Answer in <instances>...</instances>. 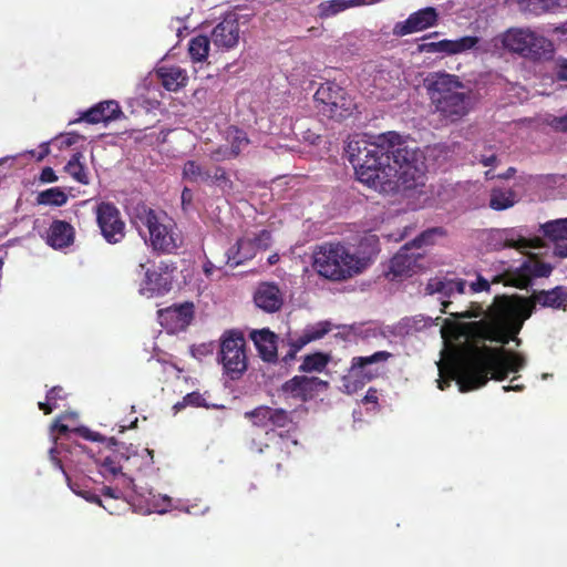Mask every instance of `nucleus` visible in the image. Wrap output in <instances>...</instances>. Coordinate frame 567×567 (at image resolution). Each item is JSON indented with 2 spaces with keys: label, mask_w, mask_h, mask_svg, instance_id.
Wrapping results in <instances>:
<instances>
[{
  "label": "nucleus",
  "mask_w": 567,
  "mask_h": 567,
  "mask_svg": "<svg viewBox=\"0 0 567 567\" xmlns=\"http://www.w3.org/2000/svg\"><path fill=\"white\" fill-rule=\"evenodd\" d=\"M78 414L75 412L66 413L60 417L56 419L54 424L52 425V431L58 430L61 434H64L66 432L73 431L68 424H64L63 421L70 420V419H76ZM74 431L79 432L83 437L91 440V441H101L102 436L99 433L91 432L86 427H79L74 429Z\"/></svg>",
  "instance_id": "36"
},
{
  "label": "nucleus",
  "mask_w": 567,
  "mask_h": 567,
  "mask_svg": "<svg viewBox=\"0 0 567 567\" xmlns=\"http://www.w3.org/2000/svg\"><path fill=\"white\" fill-rule=\"evenodd\" d=\"M538 303L543 307L566 309L567 287L535 292L532 300H512L496 297L486 317L480 321H446L441 329L444 349L436 363L437 386L444 390L456 381L460 392L482 388L489 379L503 381L511 373L522 371L527 363L520 352L506 350L504 344L520 339L516 336Z\"/></svg>",
  "instance_id": "1"
},
{
  "label": "nucleus",
  "mask_w": 567,
  "mask_h": 567,
  "mask_svg": "<svg viewBox=\"0 0 567 567\" xmlns=\"http://www.w3.org/2000/svg\"><path fill=\"white\" fill-rule=\"evenodd\" d=\"M128 502L135 512L144 515L151 513L165 514L172 508H179L169 496L155 494L152 489L136 485L132 488Z\"/></svg>",
  "instance_id": "15"
},
{
  "label": "nucleus",
  "mask_w": 567,
  "mask_h": 567,
  "mask_svg": "<svg viewBox=\"0 0 567 567\" xmlns=\"http://www.w3.org/2000/svg\"><path fill=\"white\" fill-rule=\"evenodd\" d=\"M515 172H516V169L514 167H509L504 174L499 175L498 177L507 179V178L513 177Z\"/></svg>",
  "instance_id": "58"
},
{
  "label": "nucleus",
  "mask_w": 567,
  "mask_h": 567,
  "mask_svg": "<svg viewBox=\"0 0 567 567\" xmlns=\"http://www.w3.org/2000/svg\"><path fill=\"white\" fill-rule=\"evenodd\" d=\"M550 125L558 131L567 132V114L564 116L554 117L550 122Z\"/></svg>",
  "instance_id": "49"
},
{
  "label": "nucleus",
  "mask_w": 567,
  "mask_h": 567,
  "mask_svg": "<svg viewBox=\"0 0 567 567\" xmlns=\"http://www.w3.org/2000/svg\"><path fill=\"white\" fill-rule=\"evenodd\" d=\"M276 259H277V256H276V255H275V256H271V257L269 258V262H270V264H274Z\"/></svg>",
  "instance_id": "60"
},
{
  "label": "nucleus",
  "mask_w": 567,
  "mask_h": 567,
  "mask_svg": "<svg viewBox=\"0 0 567 567\" xmlns=\"http://www.w3.org/2000/svg\"><path fill=\"white\" fill-rule=\"evenodd\" d=\"M518 202L516 193L506 188H494L489 195V207L494 210H505Z\"/></svg>",
  "instance_id": "35"
},
{
  "label": "nucleus",
  "mask_w": 567,
  "mask_h": 567,
  "mask_svg": "<svg viewBox=\"0 0 567 567\" xmlns=\"http://www.w3.org/2000/svg\"><path fill=\"white\" fill-rule=\"evenodd\" d=\"M65 398L64 391L60 386L52 388L45 398L44 402H39V409L44 411L45 414H49L53 411V409L58 408V400H63Z\"/></svg>",
  "instance_id": "42"
},
{
  "label": "nucleus",
  "mask_w": 567,
  "mask_h": 567,
  "mask_svg": "<svg viewBox=\"0 0 567 567\" xmlns=\"http://www.w3.org/2000/svg\"><path fill=\"white\" fill-rule=\"evenodd\" d=\"M212 346L210 344H200L198 347L192 348V353L194 357L199 358L202 355H206L207 353L212 352Z\"/></svg>",
  "instance_id": "50"
},
{
  "label": "nucleus",
  "mask_w": 567,
  "mask_h": 567,
  "mask_svg": "<svg viewBox=\"0 0 567 567\" xmlns=\"http://www.w3.org/2000/svg\"><path fill=\"white\" fill-rule=\"evenodd\" d=\"M185 512H187L189 514H195L189 507L185 508Z\"/></svg>",
  "instance_id": "63"
},
{
  "label": "nucleus",
  "mask_w": 567,
  "mask_h": 567,
  "mask_svg": "<svg viewBox=\"0 0 567 567\" xmlns=\"http://www.w3.org/2000/svg\"><path fill=\"white\" fill-rule=\"evenodd\" d=\"M7 159H9V157L1 158V159H0V164H1L2 162H6Z\"/></svg>",
  "instance_id": "64"
},
{
  "label": "nucleus",
  "mask_w": 567,
  "mask_h": 567,
  "mask_svg": "<svg viewBox=\"0 0 567 567\" xmlns=\"http://www.w3.org/2000/svg\"><path fill=\"white\" fill-rule=\"evenodd\" d=\"M545 237L555 245V252L560 257H567V218L546 221L540 225Z\"/></svg>",
  "instance_id": "25"
},
{
  "label": "nucleus",
  "mask_w": 567,
  "mask_h": 567,
  "mask_svg": "<svg viewBox=\"0 0 567 567\" xmlns=\"http://www.w3.org/2000/svg\"><path fill=\"white\" fill-rule=\"evenodd\" d=\"M511 52L524 58L539 59L553 51L551 42L529 28H512L497 39Z\"/></svg>",
  "instance_id": "9"
},
{
  "label": "nucleus",
  "mask_w": 567,
  "mask_h": 567,
  "mask_svg": "<svg viewBox=\"0 0 567 567\" xmlns=\"http://www.w3.org/2000/svg\"><path fill=\"white\" fill-rule=\"evenodd\" d=\"M255 303L267 312L277 311L282 305V297L277 286L261 284L255 293Z\"/></svg>",
  "instance_id": "28"
},
{
  "label": "nucleus",
  "mask_w": 567,
  "mask_h": 567,
  "mask_svg": "<svg viewBox=\"0 0 567 567\" xmlns=\"http://www.w3.org/2000/svg\"><path fill=\"white\" fill-rule=\"evenodd\" d=\"M518 270L522 272L524 281H528L532 277H547L550 275L553 268L550 265L540 262L539 260L526 256L519 266L505 269V272Z\"/></svg>",
  "instance_id": "31"
},
{
  "label": "nucleus",
  "mask_w": 567,
  "mask_h": 567,
  "mask_svg": "<svg viewBox=\"0 0 567 567\" xmlns=\"http://www.w3.org/2000/svg\"><path fill=\"white\" fill-rule=\"evenodd\" d=\"M495 248L525 249L532 247L530 241L523 237L516 229H502L493 234Z\"/></svg>",
  "instance_id": "32"
},
{
  "label": "nucleus",
  "mask_w": 567,
  "mask_h": 567,
  "mask_svg": "<svg viewBox=\"0 0 567 567\" xmlns=\"http://www.w3.org/2000/svg\"><path fill=\"white\" fill-rule=\"evenodd\" d=\"M214 269H215V266L210 261L205 262V265H204V272L207 276H210L213 274Z\"/></svg>",
  "instance_id": "57"
},
{
  "label": "nucleus",
  "mask_w": 567,
  "mask_h": 567,
  "mask_svg": "<svg viewBox=\"0 0 567 567\" xmlns=\"http://www.w3.org/2000/svg\"><path fill=\"white\" fill-rule=\"evenodd\" d=\"M135 224L140 235L154 250L172 252L181 243L175 223L163 212L144 208L137 214Z\"/></svg>",
  "instance_id": "7"
},
{
  "label": "nucleus",
  "mask_w": 567,
  "mask_h": 567,
  "mask_svg": "<svg viewBox=\"0 0 567 567\" xmlns=\"http://www.w3.org/2000/svg\"><path fill=\"white\" fill-rule=\"evenodd\" d=\"M182 177L193 184H205L215 187L221 194L233 192L234 183L227 171L217 165H207L195 159L186 161L182 167Z\"/></svg>",
  "instance_id": "12"
},
{
  "label": "nucleus",
  "mask_w": 567,
  "mask_h": 567,
  "mask_svg": "<svg viewBox=\"0 0 567 567\" xmlns=\"http://www.w3.org/2000/svg\"><path fill=\"white\" fill-rule=\"evenodd\" d=\"M346 155L358 179L380 193L409 190L425 184L423 152L395 132L383 133L373 141L365 135H352Z\"/></svg>",
  "instance_id": "2"
},
{
  "label": "nucleus",
  "mask_w": 567,
  "mask_h": 567,
  "mask_svg": "<svg viewBox=\"0 0 567 567\" xmlns=\"http://www.w3.org/2000/svg\"><path fill=\"white\" fill-rule=\"evenodd\" d=\"M210 39L205 35L194 37L188 43V53L193 62H203L207 59Z\"/></svg>",
  "instance_id": "37"
},
{
  "label": "nucleus",
  "mask_w": 567,
  "mask_h": 567,
  "mask_svg": "<svg viewBox=\"0 0 567 567\" xmlns=\"http://www.w3.org/2000/svg\"><path fill=\"white\" fill-rule=\"evenodd\" d=\"M444 230L440 227L431 228L423 231L411 243L405 244L400 251L391 259L388 276L392 279L410 276L420 268L419 259L422 257L420 252L412 251L413 248L432 245L435 238L442 237Z\"/></svg>",
  "instance_id": "11"
},
{
  "label": "nucleus",
  "mask_w": 567,
  "mask_h": 567,
  "mask_svg": "<svg viewBox=\"0 0 567 567\" xmlns=\"http://www.w3.org/2000/svg\"><path fill=\"white\" fill-rule=\"evenodd\" d=\"M49 153H50V148H49V143H47V142H44L40 145V152H37L34 150L27 152V154H29L31 157L37 158V161H42Z\"/></svg>",
  "instance_id": "47"
},
{
  "label": "nucleus",
  "mask_w": 567,
  "mask_h": 567,
  "mask_svg": "<svg viewBox=\"0 0 567 567\" xmlns=\"http://www.w3.org/2000/svg\"><path fill=\"white\" fill-rule=\"evenodd\" d=\"M74 228L66 221L54 220L47 233V243L54 249H63L73 244Z\"/></svg>",
  "instance_id": "26"
},
{
  "label": "nucleus",
  "mask_w": 567,
  "mask_h": 567,
  "mask_svg": "<svg viewBox=\"0 0 567 567\" xmlns=\"http://www.w3.org/2000/svg\"><path fill=\"white\" fill-rule=\"evenodd\" d=\"M549 377H550V374H548V373H544V374L542 375V379H543V380H546V379H548Z\"/></svg>",
  "instance_id": "62"
},
{
  "label": "nucleus",
  "mask_w": 567,
  "mask_h": 567,
  "mask_svg": "<svg viewBox=\"0 0 567 567\" xmlns=\"http://www.w3.org/2000/svg\"><path fill=\"white\" fill-rule=\"evenodd\" d=\"M118 452L126 462H130L134 467L142 470L153 464V451L148 449L138 450L132 444L121 443Z\"/></svg>",
  "instance_id": "33"
},
{
  "label": "nucleus",
  "mask_w": 567,
  "mask_h": 567,
  "mask_svg": "<svg viewBox=\"0 0 567 567\" xmlns=\"http://www.w3.org/2000/svg\"><path fill=\"white\" fill-rule=\"evenodd\" d=\"M41 179L43 182H49V183L55 182L56 181V176L54 174V171L52 168H50V167H45L42 171Z\"/></svg>",
  "instance_id": "52"
},
{
  "label": "nucleus",
  "mask_w": 567,
  "mask_h": 567,
  "mask_svg": "<svg viewBox=\"0 0 567 567\" xmlns=\"http://www.w3.org/2000/svg\"><path fill=\"white\" fill-rule=\"evenodd\" d=\"M184 405L203 406L205 405V400L200 393L192 392L184 396L182 403L175 404V409H181Z\"/></svg>",
  "instance_id": "46"
},
{
  "label": "nucleus",
  "mask_w": 567,
  "mask_h": 567,
  "mask_svg": "<svg viewBox=\"0 0 567 567\" xmlns=\"http://www.w3.org/2000/svg\"><path fill=\"white\" fill-rule=\"evenodd\" d=\"M66 200V194L58 187L43 190L38 196V203L42 205L62 206Z\"/></svg>",
  "instance_id": "40"
},
{
  "label": "nucleus",
  "mask_w": 567,
  "mask_h": 567,
  "mask_svg": "<svg viewBox=\"0 0 567 567\" xmlns=\"http://www.w3.org/2000/svg\"><path fill=\"white\" fill-rule=\"evenodd\" d=\"M439 14L435 8L426 7L413 12L404 21L395 23L393 34L404 37L411 33L421 32L425 29L436 25Z\"/></svg>",
  "instance_id": "20"
},
{
  "label": "nucleus",
  "mask_w": 567,
  "mask_h": 567,
  "mask_svg": "<svg viewBox=\"0 0 567 567\" xmlns=\"http://www.w3.org/2000/svg\"><path fill=\"white\" fill-rule=\"evenodd\" d=\"M103 493L107 496H111V497H114V498H120L121 495H122V492H117L116 489L110 487V486H105L103 488Z\"/></svg>",
  "instance_id": "55"
},
{
  "label": "nucleus",
  "mask_w": 567,
  "mask_h": 567,
  "mask_svg": "<svg viewBox=\"0 0 567 567\" xmlns=\"http://www.w3.org/2000/svg\"><path fill=\"white\" fill-rule=\"evenodd\" d=\"M193 190L188 187H184L183 190H182V206H183V209L186 210L188 209L192 204H193Z\"/></svg>",
  "instance_id": "48"
},
{
  "label": "nucleus",
  "mask_w": 567,
  "mask_h": 567,
  "mask_svg": "<svg viewBox=\"0 0 567 567\" xmlns=\"http://www.w3.org/2000/svg\"><path fill=\"white\" fill-rule=\"evenodd\" d=\"M238 155V146L236 148H231L228 146H219L215 151L210 153V157L215 162L227 161L234 158Z\"/></svg>",
  "instance_id": "44"
},
{
  "label": "nucleus",
  "mask_w": 567,
  "mask_h": 567,
  "mask_svg": "<svg viewBox=\"0 0 567 567\" xmlns=\"http://www.w3.org/2000/svg\"><path fill=\"white\" fill-rule=\"evenodd\" d=\"M328 363L327 355L322 353H315L307 355L300 365L305 372H321Z\"/></svg>",
  "instance_id": "41"
},
{
  "label": "nucleus",
  "mask_w": 567,
  "mask_h": 567,
  "mask_svg": "<svg viewBox=\"0 0 567 567\" xmlns=\"http://www.w3.org/2000/svg\"><path fill=\"white\" fill-rule=\"evenodd\" d=\"M392 357L388 351H377L367 357H354L347 374L342 378V390L347 394H353L363 386L380 377L383 371V364Z\"/></svg>",
  "instance_id": "8"
},
{
  "label": "nucleus",
  "mask_w": 567,
  "mask_h": 567,
  "mask_svg": "<svg viewBox=\"0 0 567 567\" xmlns=\"http://www.w3.org/2000/svg\"><path fill=\"white\" fill-rule=\"evenodd\" d=\"M96 221L103 238L109 244H117L125 236V223L117 207L111 203H100L95 208Z\"/></svg>",
  "instance_id": "16"
},
{
  "label": "nucleus",
  "mask_w": 567,
  "mask_h": 567,
  "mask_svg": "<svg viewBox=\"0 0 567 567\" xmlns=\"http://www.w3.org/2000/svg\"><path fill=\"white\" fill-rule=\"evenodd\" d=\"M245 417L248 419L255 427L264 430L266 442L252 437L250 442V450L256 453H262L264 447H270L269 443H274L276 449L289 452L290 446L297 445V440H290L281 433H277V429H282L291 423L289 413L284 409H276L270 406H258L251 411L245 412Z\"/></svg>",
  "instance_id": "5"
},
{
  "label": "nucleus",
  "mask_w": 567,
  "mask_h": 567,
  "mask_svg": "<svg viewBox=\"0 0 567 567\" xmlns=\"http://www.w3.org/2000/svg\"><path fill=\"white\" fill-rule=\"evenodd\" d=\"M330 331L331 323L329 321H319L313 324H308L299 334H290L287 338V344L290 348L287 357L292 358L305 346L323 338Z\"/></svg>",
  "instance_id": "23"
},
{
  "label": "nucleus",
  "mask_w": 567,
  "mask_h": 567,
  "mask_svg": "<svg viewBox=\"0 0 567 567\" xmlns=\"http://www.w3.org/2000/svg\"><path fill=\"white\" fill-rule=\"evenodd\" d=\"M523 389H524V385H522V384H515V385H506V386H503V390H504L505 392L511 391V390H513V391H522Z\"/></svg>",
  "instance_id": "59"
},
{
  "label": "nucleus",
  "mask_w": 567,
  "mask_h": 567,
  "mask_svg": "<svg viewBox=\"0 0 567 567\" xmlns=\"http://www.w3.org/2000/svg\"><path fill=\"white\" fill-rule=\"evenodd\" d=\"M157 315L161 326L169 333H175L184 330L189 324L193 318V305L186 302L161 309Z\"/></svg>",
  "instance_id": "21"
},
{
  "label": "nucleus",
  "mask_w": 567,
  "mask_h": 567,
  "mask_svg": "<svg viewBox=\"0 0 567 567\" xmlns=\"http://www.w3.org/2000/svg\"><path fill=\"white\" fill-rule=\"evenodd\" d=\"M81 136L78 133L69 132L64 134H60L53 140V143L60 148H68L72 145H74Z\"/></svg>",
  "instance_id": "45"
},
{
  "label": "nucleus",
  "mask_w": 567,
  "mask_h": 567,
  "mask_svg": "<svg viewBox=\"0 0 567 567\" xmlns=\"http://www.w3.org/2000/svg\"><path fill=\"white\" fill-rule=\"evenodd\" d=\"M520 4L535 14L556 8L567 9V0H520Z\"/></svg>",
  "instance_id": "38"
},
{
  "label": "nucleus",
  "mask_w": 567,
  "mask_h": 567,
  "mask_svg": "<svg viewBox=\"0 0 567 567\" xmlns=\"http://www.w3.org/2000/svg\"><path fill=\"white\" fill-rule=\"evenodd\" d=\"M313 97L318 112L334 121H342L351 116L355 109L350 95L333 82L321 84Z\"/></svg>",
  "instance_id": "10"
},
{
  "label": "nucleus",
  "mask_w": 567,
  "mask_h": 567,
  "mask_svg": "<svg viewBox=\"0 0 567 567\" xmlns=\"http://www.w3.org/2000/svg\"><path fill=\"white\" fill-rule=\"evenodd\" d=\"M110 442L116 446L110 454L96 462L100 474L105 480L117 478L123 487L133 488L135 485L133 480L122 473L121 461L125 460L118 452V446L114 439H110Z\"/></svg>",
  "instance_id": "22"
},
{
  "label": "nucleus",
  "mask_w": 567,
  "mask_h": 567,
  "mask_svg": "<svg viewBox=\"0 0 567 567\" xmlns=\"http://www.w3.org/2000/svg\"><path fill=\"white\" fill-rule=\"evenodd\" d=\"M84 453H85L84 447L80 444L66 446L65 444L58 443L55 441V445L50 450V458L53 462V464L59 470H61L63 472V474L66 478L68 485L73 493L83 497L87 502L100 504L101 503L100 498L92 492L83 489L80 486V484L73 482L69 477V475L66 474V472L64 471V467H63V462H74L73 456H78V455L84 454Z\"/></svg>",
  "instance_id": "17"
},
{
  "label": "nucleus",
  "mask_w": 567,
  "mask_h": 567,
  "mask_svg": "<svg viewBox=\"0 0 567 567\" xmlns=\"http://www.w3.org/2000/svg\"><path fill=\"white\" fill-rule=\"evenodd\" d=\"M122 115L121 107L116 101H104L89 111H86L81 120L86 121L87 123H100V122H110L118 118Z\"/></svg>",
  "instance_id": "27"
},
{
  "label": "nucleus",
  "mask_w": 567,
  "mask_h": 567,
  "mask_svg": "<svg viewBox=\"0 0 567 567\" xmlns=\"http://www.w3.org/2000/svg\"><path fill=\"white\" fill-rule=\"evenodd\" d=\"M240 38L238 14L227 13L223 20L213 29L210 40L219 49L228 51L235 48Z\"/></svg>",
  "instance_id": "19"
},
{
  "label": "nucleus",
  "mask_w": 567,
  "mask_h": 567,
  "mask_svg": "<svg viewBox=\"0 0 567 567\" xmlns=\"http://www.w3.org/2000/svg\"><path fill=\"white\" fill-rule=\"evenodd\" d=\"M227 142L231 148L238 146V154L248 145V138L244 131L236 127H229L227 130Z\"/></svg>",
  "instance_id": "43"
},
{
  "label": "nucleus",
  "mask_w": 567,
  "mask_h": 567,
  "mask_svg": "<svg viewBox=\"0 0 567 567\" xmlns=\"http://www.w3.org/2000/svg\"><path fill=\"white\" fill-rule=\"evenodd\" d=\"M497 161V157L494 153H491V154H482L481 157H480V162L484 165V166H493L495 165Z\"/></svg>",
  "instance_id": "51"
},
{
  "label": "nucleus",
  "mask_w": 567,
  "mask_h": 567,
  "mask_svg": "<svg viewBox=\"0 0 567 567\" xmlns=\"http://www.w3.org/2000/svg\"><path fill=\"white\" fill-rule=\"evenodd\" d=\"M272 243L267 229L246 230L226 252L227 264L231 267L252 259L258 251L266 250Z\"/></svg>",
  "instance_id": "13"
},
{
  "label": "nucleus",
  "mask_w": 567,
  "mask_h": 567,
  "mask_svg": "<svg viewBox=\"0 0 567 567\" xmlns=\"http://www.w3.org/2000/svg\"><path fill=\"white\" fill-rule=\"evenodd\" d=\"M367 239H368V240H372V241H375V236H373V235H370V236H368V237H367Z\"/></svg>",
  "instance_id": "61"
},
{
  "label": "nucleus",
  "mask_w": 567,
  "mask_h": 567,
  "mask_svg": "<svg viewBox=\"0 0 567 567\" xmlns=\"http://www.w3.org/2000/svg\"><path fill=\"white\" fill-rule=\"evenodd\" d=\"M367 260L353 254L340 244H324L313 252V268L318 274L331 280H342L359 274Z\"/></svg>",
  "instance_id": "6"
},
{
  "label": "nucleus",
  "mask_w": 567,
  "mask_h": 567,
  "mask_svg": "<svg viewBox=\"0 0 567 567\" xmlns=\"http://www.w3.org/2000/svg\"><path fill=\"white\" fill-rule=\"evenodd\" d=\"M141 270H144V278L140 284V293L146 298H154L167 293L172 288V275L169 267L161 262L158 266L146 268L145 264H140Z\"/></svg>",
  "instance_id": "18"
},
{
  "label": "nucleus",
  "mask_w": 567,
  "mask_h": 567,
  "mask_svg": "<svg viewBox=\"0 0 567 567\" xmlns=\"http://www.w3.org/2000/svg\"><path fill=\"white\" fill-rule=\"evenodd\" d=\"M259 355L262 360L274 362L277 359L276 334L268 329L256 330L250 333Z\"/></svg>",
  "instance_id": "29"
},
{
  "label": "nucleus",
  "mask_w": 567,
  "mask_h": 567,
  "mask_svg": "<svg viewBox=\"0 0 567 567\" xmlns=\"http://www.w3.org/2000/svg\"><path fill=\"white\" fill-rule=\"evenodd\" d=\"M432 324L431 318L423 316L406 317L401 319L394 327L393 332L398 337H405L422 331Z\"/></svg>",
  "instance_id": "34"
},
{
  "label": "nucleus",
  "mask_w": 567,
  "mask_h": 567,
  "mask_svg": "<svg viewBox=\"0 0 567 567\" xmlns=\"http://www.w3.org/2000/svg\"><path fill=\"white\" fill-rule=\"evenodd\" d=\"M478 42L477 37H463L456 40H441L439 42H426L420 45V50L429 53L460 54L474 49Z\"/></svg>",
  "instance_id": "24"
},
{
  "label": "nucleus",
  "mask_w": 567,
  "mask_h": 567,
  "mask_svg": "<svg viewBox=\"0 0 567 567\" xmlns=\"http://www.w3.org/2000/svg\"><path fill=\"white\" fill-rule=\"evenodd\" d=\"M310 381H311V380H309V379H308V378H306V377H301V378L296 377V378H293V379L291 380V382H292L293 384H298L299 386H301V389H302V390H303V389H306V388H308V384L310 383Z\"/></svg>",
  "instance_id": "54"
},
{
  "label": "nucleus",
  "mask_w": 567,
  "mask_h": 567,
  "mask_svg": "<svg viewBox=\"0 0 567 567\" xmlns=\"http://www.w3.org/2000/svg\"><path fill=\"white\" fill-rule=\"evenodd\" d=\"M83 155L75 153L65 165V172L76 182L81 184H89V175L84 164L82 163Z\"/></svg>",
  "instance_id": "39"
},
{
  "label": "nucleus",
  "mask_w": 567,
  "mask_h": 567,
  "mask_svg": "<svg viewBox=\"0 0 567 567\" xmlns=\"http://www.w3.org/2000/svg\"><path fill=\"white\" fill-rule=\"evenodd\" d=\"M558 76L563 80H567V61L560 65Z\"/></svg>",
  "instance_id": "56"
},
{
  "label": "nucleus",
  "mask_w": 567,
  "mask_h": 567,
  "mask_svg": "<svg viewBox=\"0 0 567 567\" xmlns=\"http://www.w3.org/2000/svg\"><path fill=\"white\" fill-rule=\"evenodd\" d=\"M156 74L167 91H177L187 82V73L177 65H163L156 70Z\"/></svg>",
  "instance_id": "30"
},
{
  "label": "nucleus",
  "mask_w": 567,
  "mask_h": 567,
  "mask_svg": "<svg viewBox=\"0 0 567 567\" xmlns=\"http://www.w3.org/2000/svg\"><path fill=\"white\" fill-rule=\"evenodd\" d=\"M501 276H494L492 280L478 275L476 279L470 284L466 280L455 277H435L427 281L425 291L427 295H437L443 307V312L450 313L455 319H471L481 317L485 311L480 305H472L468 309L463 311H449V307L452 306L451 298L464 295L466 288L473 293L488 291L491 284L499 282Z\"/></svg>",
  "instance_id": "4"
},
{
  "label": "nucleus",
  "mask_w": 567,
  "mask_h": 567,
  "mask_svg": "<svg viewBox=\"0 0 567 567\" xmlns=\"http://www.w3.org/2000/svg\"><path fill=\"white\" fill-rule=\"evenodd\" d=\"M429 92L434 113L445 123H455L471 110V91L457 79L447 73H435L429 82Z\"/></svg>",
  "instance_id": "3"
},
{
  "label": "nucleus",
  "mask_w": 567,
  "mask_h": 567,
  "mask_svg": "<svg viewBox=\"0 0 567 567\" xmlns=\"http://www.w3.org/2000/svg\"><path fill=\"white\" fill-rule=\"evenodd\" d=\"M364 403H373L375 404L378 402V395L375 389H369L367 394L363 398Z\"/></svg>",
  "instance_id": "53"
},
{
  "label": "nucleus",
  "mask_w": 567,
  "mask_h": 567,
  "mask_svg": "<svg viewBox=\"0 0 567 567\" xmlns=\"http://www.w3.org/2000/svg\"><path fill=\"white\" fill-rule=\"evenodd\" d=\"M220 362L225 373L231 379H238L247 369L244 338L234 332L224 336L220 343Z\"/></svg>",
  "instance_id": "14"
}]
</instances>
